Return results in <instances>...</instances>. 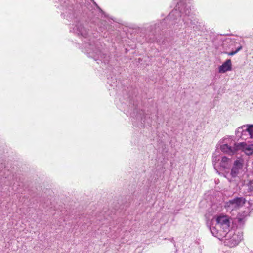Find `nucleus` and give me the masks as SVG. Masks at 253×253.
Returning <instances> with one entry per match:
<instances>
[{"label": "nucleus", "instance_id": "obj_4", "mask_svg": "<svg viewBox=\"0 0 253 253\" xmlns=\"http://www.w3.org/2000/svg\"><path fill=\"white\" fill-rule=\"evenodd\" d=\"M243 239L242 233L238 232L235 234L233 230H229L227 232L226 236L223 237L222 240H224L225 245L230 247H234L237 245Z\"/></svg>", "mask_w": 253, "mask_h": 253}, {"label": "nucleus", "instance_id": "obj_18", "mask_svg": "<svg viewBox=\"0 0 253 253\" xmlns=\"http://www.w3.org/2000/svg\"><path fill=\"white\" fill-rule=\"evenodd\" d=\"M225 177L226 178H227L230 182H231L232 181L231 179H229V178L227 177V175H225Z\"/></svg>", "mask_w": 253, "mask_h": 253}, {"label": "nucleus", "instance_id": "obj_15", "mask_svg": "<svg viewBox=\"0 0 253 253\" xmlns=\"http://www.w3.org/2000/svg\"><path fill=\"white\" fill-rule=\"evenodd\" d=\"M86 49V52L89 54L91 53V51H93L94 45H92L91 43H89L88 45H85Z\"/></svg>", "mask_w": 253, "mask_h": 253}, {"label": "nucleus", "instance_id": "obj_16", "mask_svg": "<svg viewBox=\"0 0 253 253\" xmlns=\"http://www.w3.org/2000/svg\"><path fill=\"white\" fill-rule=\"evenodd\" d=\"M249 129V137L253 138V125H248Z\"/></svg>", "mask_w": 253, "mask_h": 253}, {"label": "nucleus", "instance_id": "obj_11", "mask_svg": "<svg viewBox=\"0 0 253 253\" xmlns=\"http://www.w3.org/2000/svg\"><path fill=\"white\" fill-rule=\"evenodd\" d=\"M232 160L226 156H223L221 158L219 163L220 167L224 169H229L230 168Z\"/></svg>", "mask_w": 253, "mask_h": 253}, {"label": "nucleus", "instance_id": "obj_5", "mask_svg": "<svg viewBox=\"0 0 253 253\" xmlns=\"http://www.w3.org/2000/svg\"><path fill=\"white\" fill-rule=\"evenodd\" d=\"M244 160L242 159H237L233 163L230 173L231 176L235 178L243 171Z\"/></svg>", "mask_w": 253, "mask_h": 253}, {"label": "nucleus", "instance_id": "obj_7", "mask_svg": "<svg viewBox=\"0 0 253 253\" xmlns=\"http://www.w3.org/2000/svg\"><path fill=\"white\" fill-rule=\"evenodd\" d=\"M238 150H241L247 155H251L253 154V143H247L241 142L237 144Z\"/></svg>", "mask_w": 253, "mask_h": 253}, {"label": "nucleus", "instance_id": "obj_12", "mask_svg": "<svg viewBox=\"0 0 253 253\" xmlns=\"http://www.w3.org/2000/svg\"><path fill=\"white\" fill-rule=\"evenodd\" d=\"M226 144L227 145H237L233 140V137L231 136H227L221 139L219 142V145Z\"/></svg>", "mask_w": 253, "mask_h": 253}, {"label": "nucleus", "instance_id": "obj_2", "mask_svg": "<svg viewBox=\"0 0 253 253\" xmlns=\"http://www.w3.org/2000/svg\"><path fill=\"white\" fill-rule=\"evenodd\" d=\"M231 222L232 219L228 215L221 214L215 216L210 228L211 233L219 240H222L230 230Z\"/></svg>", "mask_w": 253, "mask_h": 253}, {"label": "nucleus", "instance_id": "obj_14", "mask_svg": "<svg viewBox=\"0 0 253 253\" xmlns=\"http://www.w3.org/2000/svg\"><path fill=\"white\" fill-rule=\"evenodd\" d=\"M242 48V46L241 45H239L237 49L235 51H232L230 52H226V54L229 56H233L236 54L238 52H239Z\"/></svg>", "mask_w": 253, "mask_h": 253}, {"label": "nucleus", "instance_id": "obj_20", "mask_svg": "<svg viewBox=\"0 0 253 253\" xmlns=\"http://www.w3.org/2000/svg\"><path fill=\"white\" fill-rule=\"evenodd\" d=\"M239 219L240 220H241V219H241V218L239 217Z\"/></svg>", "mask_w": 253, "mask_h": 253}, {"label": "nucleus", "instance_id": "obj_10", "mask_svg": "<svg viewBox=\"0 0 253 253\" xmlns=\"http://www.w3.org/2000/svg\"><path fill=\"white\" fill-rule=\"evenodd\" d=\"M73 32L77 34L78 35H81L84 38H86V36L87 35L86 30L80 23H78L77 25H75L73 28Z\"/></svg>", "mask_w": 253, "mask_h": 253}, {"label": "nucleus", "instance_id": "obj_9", "mask_svg": "<svg viewBox=\"0 0 253 253\" xmlns=\"http://www.w3.org/2000/svg\"><path fill=\"white\" fill-rule=\"evenodd\" d=\"M232 70V62L230 59L226 60L221 66L218 68L219 72L220 73H224L227 71Z\"/></svg>", "mask_w": 253, "mask_h": 253}, {"label": "nucleus", "instance_id": "obj_3", "mask_svg": "<svg viewBox=\"0 0 253 253\" xmlns=\"http://www.w3.org/2000/svg\"><path fill=\"white\" fill-rule=\"evenodd\" d=\"M246 202L245 198L240 197H235L225 203L224 207L227 212L234 214L240 208L243 207Z\"/></svg>", "mask_w": 253, "mask_h": 253}, {"label": "nucleus", "instance_id": "obj_6", "mask_svg": "<svg viewBox=\"0 0 253 253\" xmlns=\"http://www.w3.org/2000/svg\"><path fill=\"white\" fill-rule=\"evenodd\" d=\"M237 137L246 140L249 137V129L248 125H243L237 128L235 131Z\"/></svg>", "mask_w": 253, "mask_h": 253}, {"label": "nucleus", "instance_id": "obj_1", "mask_svg": "<svg viewBox=\"0 0 253 253\" xmlns=\"http://www.w3.org/2000/svg\"><path fill=\"white\" fill-rule=\"evenodd\" d=\"M166 20H169L171 25L177 24L180 28L182 27V23L188 27L192 26L197 23V19L192 11L191 7L182 1L177 3L176 8L169 13Z\"/></svg>", "mask_w": 253, "mask_h": 253}, {"label": "nucleus", "instance_id": "obj_13", "mask_svg": "<svg viewBox=\"0 0 253 253\" xmlns=\"http://www.w3.org/2000/svg\"><path fill=\"white\" fill-rule=\"evenodd\" d=\"M220 159V157L219 156V152H215L214 153H213L212 156V164L214 165V168H215L217 166L218 162L219 161Z\"/></svg>", "mask_w": 253, "mask_h": 253}, {"label": "nucleus", "instance_id": "obj_19", "mask_svg": "<svg viewBox=\"0 0 253 253\" xmlns=\"http://www.w3.org/2000/svg\"><path fill=\"white\" fill-rule=\"evenodd\" d=\"M59 0L61 2L63 1L64 2H65V1H64V0Z\"/></svg>", "mask_w": 253, "mask_h": 253}, {"label": "nucleus", "instance_id": "obj_8", "mask_svg": "<svg viewBox=\"0 0 253 253\" xmlns=\"http://www.w3.org/2000/svg\"><path fill=\"white\" fill-rule=\"evenodd\" d=\"M220 149L224 153L231 155L234 154L237 151L238 148L237 145H227L226 144L219 145Z\"/></svg>", "mask_w": 253, "mask_h": 253}, {"label": "nucleus", "instance_id": "obj_17", "mask_svg": "<svg viewBox=\"0 0 253 253\" xmlns=\"http://www.w3.org/2000/svg\"><path fill=\"white\" fill-rule=\"evenodd\" d=\"M249 189L250 191H253V179L250 181L248 184Z\"/></svg>", "mask_w": 253, "mask_h": 253}]
</instances>
